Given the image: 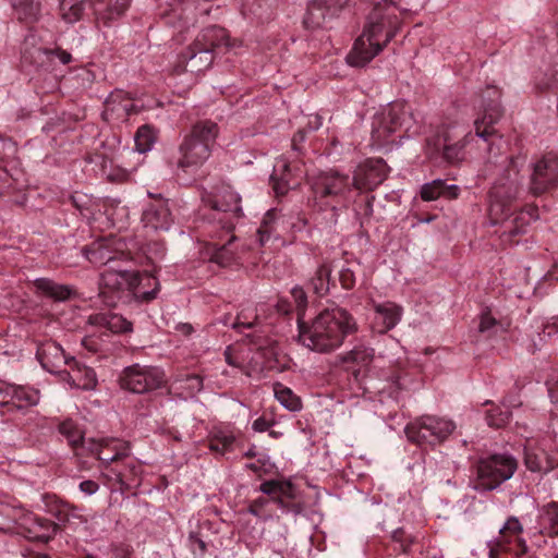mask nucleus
<instances>
[{"label":"nucleus","mask_w":558,"mask_h":558,"mask_svg":"<svg viewBox=\"0 0 558 558\" xmlns=\"http://www.w3.org/2000/svg\"><path fill=\"white\" fill-rule=\"evenodd\" d=\"M298 328L301 344L317 353H330L356 330V323L347 310L336 306L325 308L310 323L299 315Z\"/></svg>","instance_id":"nucleus-1"},{"label":"nucleus","mask_w":558,"mask_h":558,"mask_svg":"<svg viewBox=\"0 0 558 558\" xmlns=\"http://www.w3.org/2000/svg\"><path fill=\"white\" fill-rule=\"evenodd\" d=\"M400 28L399 10L389 2L379 3L368 14L363 33L356 38L347 56L351 66L362 68L369 63L395 37Z\"/></svg>","instance_id":"nucleus-2"},{"label":"nucleus","mask_w":558,"mask_h":558,"mask_svg":"<svg viewBox=\"0 0 558 558\" xmlns=\"http://www.w3.org/2000/svg\"><path fill=\"white\" fill-rule=\"evenodd\" d=\"M141 282L142 277L138 271H131L121 266H108L100 275L99 296L108 306H114L126 290L132 291L141 301H153L156 298L159 284L156 282L153 290L140 292L138 286Z\"/></svg>","instance_id":"nucleus-3"},{"label":"nucleus","mask_w":558,"mask_h":558,"mask_svg":"<svg viewBox=\"0 0 558 558\" xmlns=\"http://www.w3.org/2000/svg\"><path fill=\"white\" fill-rule=\"evenodd\" d=\"M117 451L113 456H100L101 475L108 483L119 485L121 493H125L141 484L142 466L131 457L130 442H116Z\"/></svg>","instance_id":"nucleus-4"},{"label":"nucleus","mask_w":558,"mask_h":558,"mask_svg":"<svg viewBox=\"0 0 558 558\" xmlns=\"http://www.w3.org/2000/svg\"><path fill=\"white\" fill-rule=\"evenodd\" d=\"M202 199L205 206L211 209L213 220L228 233L234 229L235 222L243 215L241 197L230 185L217 186L214 193L204 195Z\"/></svg>","instance_id":"nucleus-5"},{"label":"nucleus","mask_w":558,"mask_h":558,"mask_svg":"<svg viewBox=\"0 0 558 558\" xmlns=\"http://www.w3.org/2000/svg\"><path fill=\"white\" fill-rule=\"evenodd\" d=\"M225 37V28L211 26L203 29L194 41L180 54L184 70L191 73H201L210 68L214 62V43Z\"/></svg>","instance_id":"nucleus-6"},{"label":"nucleus","mask_w":558,"mask_h":558,"mask_svg":"<svg viewBox=\"0 0 558 558\" xmlns=\"http://www.w3.org/2000/svg\"><path fill=\"white\" fill-rule=\"evenodd\" d=\"M456 429V424L445 417L425 414L411 421L404 428L409 441L418 446L444 442Z\"/></svg>","instance_id":"nucleus-7"},{"label":"nucleus","mask_w":558,"mask_h":558,"mask_svg":"<svg viewBox=\"0 0 558 558\" xmlns=\"http://www.w3.org/2000/svg\"><path fill=\"white\" fill-rule=\"evenodd\" d=\"M313 199L320 209H336L351 190L347 174L337 171L320 172L312 179Z\"/></svg>","instance_id":"nucleus-8"},{"label":"nucleus","mask_w":558,"mask_h":558,"mask_svg":"<svg viewBox=\"0 0 558 558\" xmlns=\"http://www.w3.org/2000/svg\"><path fill=\"white\" fill-rule=\"evenodd\" d=\"M518 469V461L510 454H492L477 463L476 488L493 490L511 478Z\"/></svg>","instance_id":"nucleus-9"},{"label":"nucleus","mask_w":558,"mask_h":558,"mask_svg":"<svg viewBox=\"0 0 558 558\" xmlns=\"http://www.w3.org/2000/svg\"><path fill=\"white\" fill-rule=\"evenodd\" d=\"M521 182L519 173L513 171L511 177L510 171L506 178L499 179L490 189V205H489V220L492 225H497L511 211V203L515 201L520 194Z\"/></svg>","instance_id":"nucleus-10"},{"label":"nucleus","mask_w":558,"mask_h":558,"mask_svg":"<svg viewBox=\"0 0 558 558\" xmlns=\"http://www.w3.org/2000/svg\"><path fill=\"white\" fill-rule=\"evenodd\" d=\"M529 192L535 197L558 187V153L548 151L531 163Z\"/></svg>","instance_id":"nucleus-11"},{"label":"nucleus","mask_w":558,"mask_h":558,"mask_svg":"<svg viewBox=\"0 0 558 558\" xmlns=\"http://www.w3.org/2000/svg\"><path fill=\"white\" fill-rule=\"evenodd\" d=\"M163 378V372L158 367L134 364L123 369L119 383L124 390L146 393L161 387Z\"/></svg>","instance_id":"nucleus-12"},{"label":"nucleus","mask_w":558,"mask_h":558,"mask_svg":"<svg viewBox=\"0 0 558 558\" xmlns=\"http://www.w3.org/2000/svg\"><path fill=\"white\" fill-rule=\"evenodd\" d=\"M408 112L403 101H392L380 107L372 118V140H386L400 130Z\"/></svg>","instance_id":"nucleus-13"},{"label":"nucleus","mask_w":558,"mask_h":558,"mask_svg":"<svg viewBox=\"0 0 558 558\" xmlns=\"http://www.w3.org/2000/svg\"><path fill=\"white\" fill-rule=\"evenodd\" d=\"M126 244L116 238H106L83 247L85 257L96 266H112V263L128 260Z\"/></svg>","instance_id":"nucleus-14"},{"label":"nucleus","mask_w":558,"mask_h":558,"mask_svg":"<svg viewBox=\"0 0 558 558\" xmlns=\"http://www.w3.org/2000/svg\"><path fill=\"white\" fill-rule=\"evenodd\" d=\"M17 533L33 542L48 543L60 531V524L48 518L26 512L15 520Z\"/></svg>","instance_id":"nucleus-15"},{"label":"nucleus","mask_w":558,"mask_h":558,"mask_svg":"<svg viewBox=\"0 0 558 558\" xmlns=\"http://www.w3.org/2000/svg\"><path fill=\"white\" fill-rule=\"evenodd\" d=\"M389 171L383 158H368L356 167L352 184L359 191H374L387 179Z\"/></svg>","instance_id":"nucleus-16"},{"label":"nucleus","mask_w":558,"mask_h":558,"mask_svg":"<svg viewBox=\"0 0 558 558\" xmlns=\"http://www.w3.org/2000/svg\"><path fill=\"white\" fill-rule=\"evenodd\" d=\"M511 216L512 210L507 216H504V219L497 225H501L502 228L500 233L501 240L513 244L518 243L515 238L524 234L531 222L536 221L539 218L538 207L534 204H529L515 213L512 218H510Z\"/></svg>","instance_id":"nucleus-17"},{"label":"nucleus","mask_w":558,"mask_h":558,"mask_svg":"<svg viewBox=\"0 0 558 558\" xmlns=\"http://www.w3.org/2000/svg\"><path fill=\"white\" fill-rule=\"evenodd\" d=\"M523 532V526L515 517H510L505 525L499 530V538L494 543H489V558H497L499 550H507L506 545L510 544L512 538L515 542L513 549L517 556L527 553V545L523 538L520 537Z\"/></svg>","instance_id":"nucleus-18"},{"label":"nucleus","mask_w":558,"mask_h":558,"mask_svg":"<svg viewBox=\"0 0 558 558\" xmlns=\"http://www.w3.org/2000/svg\"><path fill=\"white\" fill-rule=\"evenodd\" d=\"M36 355L43 368L61 376L74 360V357L66 356L62 347L53 340L41 342L37 348Z\"/></svg>","instance_id":"nucleus-19"},{"label":"nucleus","mask_w":558,"mask_h":558,"mask_svg":"<svg viewBox=\"0 0 558 558\" xmlns=\"http://www.w3.org/2000/svg\"><path fill=\"white\" fill-rule=\"evenodd\" d=\"M344 2V0H312L304 16V25L311 29L325 27L327 22L341 11Z\"/></svg>","instance_id":"nucleus-20"},{"label":"nucleus","mask_w":558,"mask_h":558,"mask_svg":"<svg viewBox=\"0 0 558 558\" xmlns=\"http://www.w3.org/2000/svg\"><path fill=\"white\" fill-rule=\"evenodd\" d=\"M43 501L45 511L57 520L56 523L60 524V531L74 520H77L80 523L87 522V519L81 513V509L77 506L59 498L57 495L45 494Z\"/></svg>","instance_id":"nucleus-21"},{"label":"nucleus","mask_w":558,"mask_h":558,"mask_svg":"<svg viewBox=\"0 0 558 558\" xmlns=\"http://www.w3.org/2000/svg\"><path fill=\"white\" fill-rule=\"evenodd\" d=\"M135 111L134 101L129 94L123 90H114L104 104L102 119L109 124L116 125L124 122Z\"/></svg>","instance_id":"nucleus-22"},{"label":"nucleus","mask_w":558,"mask_h":558,"mask_svg":"<svg viewBox=\"0 0 558 558\" xmlns=\"http://www.w3.org/2000/svg\"><path fill=\"white\" fill-rule=\"evenodd\" d=\"M524 463L531 472L548 473L558 466V457L546 451L544 439L529 440L524 447Z\"/></svg>","instance_id":"nucleus-23"},{"label":"nucleus","mask_w":558,"mask_h":558,"mask_svg":"<svg viewBox=\"0 0 558 558\" xmlns=\"http://www.w3.org/2000/svg\"><path fill=\"white\" fill-rule=\"evenodd\" d=\"M142 221L146 228L156 231L168 230L171 226L172 218L167 202L159 198L156 203L149 204L143 211Z\"/></svg>","instance_id":"nucleus-24"},{"label":"nucleus","mask_w":558,"mask_h":558,"mask_svg":"<svg viewBox=\"0 0 558 558\" xmlns=\"http://www.w3.org/2000/svg\"><path fill=\"white\" fill-rule=\"evenodd\" d=\"M259 490L271 497L280 508L288 509L287 500L296 498V488L289 480H269L260 484Z\"/></svg>","instance_id":"nucleus-25"},{"label":"nucleus","mask_w":558,"mask_h":558,"mask_svg":"<svg viewBox=\"0 0 558 558\" xmlns=\"http://www.w3.org/2000/svg\"><path fill=\"white\" fill-rule=\"evenodd\" d=\"M179 150L178 166L184 170L202 165L210 155L208 142H183Z\"/></svg>","instance_id":"nucleus-26"},{"label":"nucleus","mask_w":558,"mask_h":558,"mask_svg":"<svg viewBox=\"0 0 558 558\" xmlns=\"http://www.w3.org/2000/svg\"><path fill=\"white\" fill-rule=\"evenodd\" d=\"M63 380L83 390H93L97 385L96 373L92 367L81 365L75 359L62 375Z\"/></svg>","instance_id":"nucleus-27"},{"label":"nucleus","mask_w":558,"mask_h":558,"mask_svg":"<svg viewBox=\"0 0 558 558\" xmlns=\"http://www.w3.org/2000/svg\"><path fill=\"white\" fill-rule=\"evenodd\" d=\"M272 189L278 196L286 195L299 182L293 178L290 165L284 159H279L274 166L271 173Z\"/></svg>","instance_id":"nucleus-28"},{"label":"nucleus","mask_w":558,"mask_h":558,"mask_svg":"<svg viewBox=\"0 0 558 558\" xmlns=\"http://www.w3.org/2000/svg\"><path fill=\"white\" fill-rule=\"evenodd\" d=\"M87 322L92 326L104 327L114 333L132 331V323L119 314L96 313L90 315Z\"/></svg>","instance_id":"nucleus-29"},{"label":"nucleus","mask_w":558,"mask_h":558,"mask_svg":"<svg viewBox=\"0 0 558 558\" xmlns=\"http://www.w3.org/2000/svg\"><path fill=\"white\" fill-rule=\"evenodd\" d=\"M459 193L460 187L458 185H447L444 180L437 179L422 185L420 196L425 202H432L439 197L456 199L459 196Z\"/></svg>","instance_id":"nucleus-30"},{"label":"nucleus","mask_w":558,"mask_h":558,"mask_svg":"<svg viewBox=\"0 0 558 558\" xmlns=\"http://www.w3.org/2000/svg\"><path fill=\"white\" fill-rule=\"evenodd\" d=\"M538 524L542 535L558 537V501H549L539 508Z\"/></svg>","instance_id":"nucleus-31"},{"label":"nucleus","mask_w":558,"mask_h":558,"mask_svg":"<svg viewBox=\"0 0 558 558\" xmlns=\"http://www.w3.org/2000/svg\"><path fill=\"white\" fill-rule=\"evenodd\" d=\"M36 293L54 301H66L71 298L73 290L66 284H60L49 278H38L34 281Z\"/></svg>","instance_id":"nucleus-32"},{"label":"nucleus","mask_w":558,"mask_h":558,"mask_svg":"<svg viewBox=\"0 0 558 558\" xmlns=\"http://www.w3.org/2000/svg\"><path fill=\"white\" fill-rule=\"evenodd\" d=\"M462 145L460 142L445 144V142H427L426 154L430 159L437 160L441 157L449 163L457 162L461 159Z\"/></svg>","instance_id":"nucleus-33"},{"label":"nucleus","mask_w":558,"mask_h":558,"mask_svg":"<svg viewBox=\"0 0 558 558\" xmlns=\"http://www.w3.org/2000/svg\"><path fill=\"white\" fill-rule=\"evenodd\" d=\"M374 310L377 315L376 319L381 320L380 331L392 329L400 320L402 308L392 302L375 303Z\"/></svg>","instance_id":"nucleus-34"},{"label":"nucleus","mask_w":558,"mask_h":558,"mask_svg":"<svg viewBox=\"0 0 558 558\" xmlns=\"http://www.w3.org/2000/svg\"><path fill=\"white\" fill-rule=\"evenodd\" d=\"M373 360L374 350L364 345H356L341 356L342 363L357 367L354 373L366 369L373 363Z\"/></svg>","instance_id":"nucleus-35"},{"label":"nucleus","mask_w":558,"mask_h":558,"mask_svg":"<svg viewBox=\"0 0 558 558\" xmlns=\"http://www.w3.org/2000/svg\"><path fill=\"white\" fill-rule=\"evenodd\" d=\"M235 236L231 235L228 242L221 246L214 244V251L210 256V262L218 264L221 267H229L233 265L238 258V252L234 248Z\"/></svg>","instance_id":"nucleus-36"},{"label":"nucleus","mask_w":558,"mask_h":558,"mask_svg":"<svg viewBox=\"0 0 558 558\" xmlns=\"http://www.w3.org/2000/svg\"><path fill=\"white\" fill-rule=\"evenodd\" d=\"M58 430L68 439L69 445L73 449H77L78 447L87 449L88 439L84 438L83 432L80 429L78 425L73 420L68 418L62 421L58 425Z\"/></svg>","instance_id":"nucleus-37"},{"label":"nucleus","mask_w":558,"mask_h":558,"mask_svg":"<svg viewBox=\"0 0 558 558\" xmlns=\"http://www.w3.org/2000/svg\"><path fill=\"white\" fill-rule=\"evenodd\" d=\"M13 390L10 403L17 409L34 407L39 401V391L34 388L13 385Z\"/></svg>","instance_id":"nucleus-38"},{"label":"nucleus","mask_w":558,"mask_h":558,"mask_svg":"<svg viewBox=\"0 0 558 558\" xmlns=\"http://www.w3.org/2000/svg\"><path fill=\"white\" fill-rule=\"evenodd\" d=\"M331 264L329 260H324L316 269L311 279V287L315 294L323 296L328 293L331 276Z\"/></svg>","instance_id":"nucleus-39"},{"label":"nucleus","mask_w":558,"mask_h":558,"mask_svg":"<svg viewBox=\"0 0 558 558\" xmlns=\"http://www.w3.org/2000/svg\"><path fill=\"white\" fill-rule=\"evenodd\" d=\"M235 436L232 432L218 429L211 433L208 440V448L220 454H226L233 450Z\"/></svg>","instance_id":"nucleus-40"},{"label":"nucleus","mask_w":558,"mask_h":558,"mask_svg":"<svg viewBox=\"0 0 558 558\" xmlns=\"http://www.w3.org/2000/svg\"><path fill=\"white\" fill-rule=\"evenodd\" d=\"M499 108L494 107L486 111L482 119L476 120L474 122L476 136L482 140H486L487 137L494 136L496 133L494 123L499 118Z\"/></svg>","instance_id":"nucleus-41"},{"label":"nucleus","mask_w":558,"mask_h":558,"mask_svg":"<svg viewBox=\"0 0 558 558\" xmlns=\"http://www.w3.org/2000/svg\"><path fill=\"white\" fill-rule=\"evenodd\" d=\"M86 0H61L60 15L68 23L73 24L81 20Z\"/></svg>","instance_id":"nucleus-42"},{"label":"nucleus","mask_w":558,"mask_h":558,"mask_svg":"<svg viewBox=\"0 0 558 558\" xmlns=\"http://www.w3.org/2000/svg\"><path fill=\"white\" fill-rule=\"evenodd\" d=\"M274 391L276 399L280 402L282 407L292 412L301 410V399L296 395H294V392L290 388L283 386L280 383H276L274 385Z\"/></svg>","instance_id":"nucleus-43"},{"label":"nucleus","mask_w":558,"mask_h":558,"mask_svg":"<svg viewBox=\"0 0 558 558\" xmlns=\"http://www.w3.org/2000/svg\"><path fill=\"white\" fill-rule=\"evenodd\" d=\"M116 442H125L124 440L117 439V438H88V447L87 451H89L92 454L96 456L97 459L100 461V456L107 453L113 456L117 451L116 449Z\"/></svg>","instance_id":"nucleus-44"},{"label":"nucleus","mask_w":558,"mask_h":558,"mask_svg":"<svg viewBox=\"0 0 558 558\" xmlns=\"http://www.w3.org/2000/svg\"><path fill=\"white\" fill-rule=\"evenodd\" d=\"M218 135L219 130L216 123L201 121L193 126L190 140H215Z\"/></svg>","instance_id":"nucleus-45"},{"label":"nucleus","mask_w":558,"mask_h":558,"mask_svg":"<svg viewBox=\"0 0 558 558\" xmlns=\"http://www.w3.org/2000/svg\"><path fill=\"white\" fill-rule=\"evenodd\" d=\"M511 418V412L509 410H502L501 408L494 405L486 412V421L490 427L502 428Z\"/></svg>","instance_id":"nucleus-46"},{"label":"nucleus","mask_w":558,"mask_h":558,"mask_svg":"<svg viewBox=\"0 0 558 558\" xmlns=\"http://www.w3.org/2000/svg\"><path fill=\"white\" fill-rule=\"evenodd\" d=\"M179 388L185 391V397H194L203 389V377L199 375H186L183 379L179 380Z\"/></svg>","instance_id":"nucleus-47"},{"label":"nucleus","mask_w":558,"mask_h":558,"mask_svg":"<svg viewBox=\"0 0 558 558\" xmlns=\"http://www.w3.org/2000/svg\"><path fill=\"white\" fill-rule=\"evenodd\" d=\"M214 46L216 49L223 48L226 52L240 54L244 48V43L239 38H230L227 31L225 29V37L216 39Z\"/></svg>","instance_id":"nucleus-48"},{"label":"nucleus","mask_w":558,"mask_h":558,"mask_svg":"<svg viewBox=\"0 0 558 558\" xmlns=\"http://www.w3.org/2000/svg\"><path fill=\"white\" fill-rule=\"evenodd\" d=\"M392 541L399 544L400 551L408 554L415 538L407 534L403 529H398L392 533Z\"/></svg>","instance_id":"nucleus-49"},{"label":"nucleus","mask_w":558,"mask_h":558,"mask_svg":"<svg viewBox=\"0 0 558 558\" xmlns=\"http://www.w3.org/2000/svg\"><path fill=\"white\" fill-rule=\"evenodd\" d=\"M190 548L194 554L204 556L207 551V544L199 531H192L189 534Z\"/></svg>","instance_id":"nucleus-50"},{"label":"nucleus","mask_w":558,"mask_h":558,"mask_svg":"<svg viewBox=\"0 0 558 558\" xmlns=\"http://www.w3.org/2000/svg\"><path fill=\"white\" fill-rule=\"evenodd\" d=\"M268 504H269V500L267 498L259 497L250 504L247 511H248V513H251L252 515H254L256 518L266 520L270 517V515H266L264 513V509Z\"/></svg>","instance_id":"nucleus-51"},{"label":"nucleus","mask_w":558,"mask_h":558,"mask_svg":"<svg viewBox=\"0 0 558 558\" xmlns=\"http://www.w3.org/2000/svg\"><path fill=\"white\" fill-rule=\"evenodd\" d=\"M291 295L298 308V316L300 315L301 318H303L304 310L307 305V296L305 291L300 287H295L291 290Z\"/></svg>","instance_id":"nucleus-52"},{"label":"nucleus","mask_w":558,"mask_h":558,"mask_svg":"<svg viewBox=\"0 0 558 558\" xmlns=\"http://www.w3.org/2000/svg\"><path fill=\"white\" fill-rule=\"evenodd\" d=\"M339 281L343 289L352 290L356 283L354 271L349 267L342 268L339 272Z\"/></svg>","instance_id":"nucleus-53"},{"label":"nucleus","mask_w":558,"mask_h":558,"mask_svg":"<svg viewBox=\"0 0 558 558\" xmlns=\"http://www.w3.org/2000/svg\"><path fill=\"white\" fill-rule=\"evenodd\" d=\"M497 320L492 316L490 311L486 310L481 314L478 330L481 332H485L490 330L493 327L497 325Z\"/></svg>","instance_id":"nucleus-54"},{"label":"nucleus","mask_w":558,"mask_h":558,"mask_svg":"<svg viewBox=\"0 0 558 558\" xmlns=\"http://www.w3.org/2000/svg\"><path fill=\"white\" fill-rule=\"evenodd\" d=\"M158 136L157 131L149 124L140 126L134 135V140H156Z\"/></svg>","instance_id":"nucleus-55"},{"label":"nucleus","mask_w":558,"mask_h":558,"mask_svg":"<svg viewBox=\"0 0 558 558\" xmlns=\"http://www.w3.org/2000/svg\"><path fill=\"white\" fill-rule=\"evenodd\" d=\"M223 355H225L226 362L230 366H233V367H236V368L243 371V364L240 361L239 356L234 353V350H233V348L231 345L227 347V349L225 350Z\"/></svg>","instance_id":"nucleus-56"},{"label":"nucleus","mask_w":558,"mask_h":558,"mask_svg":"<svg viewBox=\"0 0 558 558\" xmlns=\"http://www.w3.org/2000/svg\"><path fill=\"white\" fill-rule=\"evenodd\" d=\"M13 385L0 380V404H10L11 393H13Z\"/></svg>","instance_id":"nucleus-57"},{"label":"nucleus","mask_w":558,"mask_h":558,"mask_svg":"<svg viewBox=\"0 0 558 558\" xmlns=\"http://www.w3.org/2000/svg\"><path fill=\"white\" fill-rule=\"evenodd\" d=\"M112 553L114 558H131L132 548L126 544L112 545Z\"/></svg>","instance_id":"nucleus-58"},{"label":"nucleus","mask_w":558,"mask_h":558,"mask_svg":"<svg viewBox=\"0 0 558 558\" xmlns=\"http://www.w3.org/2000/svg\"><path fill=\"white\" fill-rule=\"evenodd\" d=\"M83 347L89 352L97 353L100 351V342L94 336H86L82 340Z\"/></svg>","instance_id":"nucleus-59"},{"label":"nucleus","mask_w":558,"mask_h":558,"mask_svg":"<svg viewBox=\"0 0 558 558\" xmlns=\"http://www.w3.org/2000/svg\"><path fill=\"white\" fill-rule=\"evenodd\" d=\"M98 489V483L93 480H86L80 483V490L86 495H94Z\"/></svg>","instance_id":"nucleus-60"},{"label":"nucleus","mask_w":558,"mask_h":558,"mask_svg":"<svg viewBox=\"0 0 558 558\" xmlns=\"http://www.w3.org/2000/svg\"><path fill=\"white\" fill-rule=\"evenodd\" d=\"M272 424V422L260 416L253 422L252 428L257 433H263L268 430Z\"/></svg>","instance_id":"nucleus-61"},{"label":"nucleus","mask_w":558,"mask_h":558,"mask_svg":"<svg viewBox=\"0 0 558 558\" xmlns=\"http://www.w3.org/2000/svg\"><path fill=\"white\" fill-rule=\"evenodd\" d=\"M271 233V229L267 221H264L262 226L259 227L257 234L260 245H265L266 242L269 240Z\"/></svg>","instance_id":"nucleus-62"},{"label":"nucleus","mask_w":558,"mask_h":558,"mask_svg":"<svg viewBox=\"0 0 558 558\" xmlns=\"http://www.w3.org/2000/svg\"><path fill=\"white\" fill-rule=\"evenodd\" d=\"M106 175L110 182L121 183V182L126 181L129 173L126 170L119 169L114 172H108Z\"/></svg>","instance_id":"nucleus-63"},{"label":"nucleus","mask_w":558,"mask_h":558,"mask_svg":"<svg viewBox=\"0 0 558 558\" xmlns=\"http://www.w3.org/2000/svg\"><path fill=\"white\" fill-rule=\"evenodd\" d=\"M544 332L553 336L558 332V317H551L544 326Z\"/></svg>","instance_id":"nucleus-64"}]
</instances>
